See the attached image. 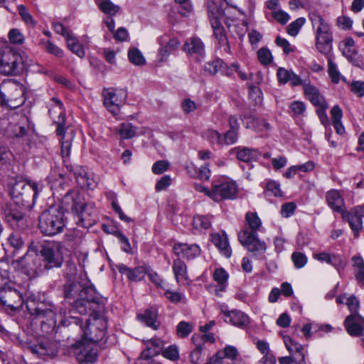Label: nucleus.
<instances>
[{
	"label": "nucleus",
	"mask_w": 364,
	"mask_h": 364,
	"mask_svg": "<svg viewBox=\"0 0 364 364\" xmlns=\"http://www.w3.org/2000/svg\"><path fill=\"white\" fill-rule=\"evenodd\" d=\"M104 301L102 308L95 307V310H91L90 318L86 321V325H82L80 318L76 316H68L62 321L64 326H72L77 332L82 333V336L93 343H97L103 340L107 328V318L105 315Z\"/></svg>",
	"instance_id": "obj_1"
},
{
	"label": "nucleus",
	"mask_w": 364,
	"mask_h": 364,
	"mask_svg": "<svg viewBox=\"0 0 364 364\" xmlns=\"http://www.w3.org/2000/svg\"><path fill=\"white\" fill-rule=\"evenodd\" d=\"M64 294L73 309L81 315L90 314L95 307L102 308L104 299L92 287L73 282L65 286Z\"/></svg>",
	"instance_id": "obj_2"
},
{
	"label": "nucleus",
	"mask_w": 364,
	"mask_h": 364,
	"mask_svg": "<svg viewBox=\"0 0 364 364\" xmlns=\"http://www.w3.org/2000/svg\"><path fill=\"white\" fill-rule=\"evenodd\" d=\"M63 208L71 211L75 216L76 223L84 228L92 227L98 218L94 203H87L77 191H68L62 200Z\"/></svg>",
	"instance_id": "obj_3"
},
{
	"label": "nucleus",
	"mask_w": 364,
	"mask_h": 364,
	"mask_svg": "<svg viewBox=\"0 0 364 364\" xmlns=\"http://www.w3.org/2000/svg\"><path fill=\"white\" fill-rule=\"evenodd\" d=\"M65 226L63 206H50L39 216L38 228L45 235L53 236L62 232Z\"/></svg>",
	"instance_id": "obj_4"
},
{
	"label": "nucleus",
	"mask_w": 364,
	"mask_h": 364,
	"mask_svg": "<svg viewBox=\"0 0 364 364\" xmlns=\"http://www.w3.org/2000/svg\"><path fill=\"white\" fill-rule=\"evenodd\" d=\"M26 89L23 85L14 81H4L0 85V105L15 109L25 102Z\"/></svg>",
	"instance_id": "obj_5"
},
{
	"label": "nucleus",
	"mask_w": 364,
	"mask_h": 364,
	"mask_svg": "<svg viewBox=\"0 0 364 364\" xmlns=\"http://www.w3.org/2000/svg\"><path fill=\"white\" fill-rule=\"evenodd\" d=\"M310 19L316 31V47L325 55L332 50L333 36L330 25L321 15L316 13L310 14Z\"/></svg>",
	"instance_id": "obj_6"
},
{
	"label": "nucleus",
	"mask_w": 364,
	"mask_h": 364,
	"mask_svg": "<svg viewBox=\"0 0 364 364\" xmlns=\"http://www.w3.org/2000/svg\"><path fill=\"white\" fill-rule=\"evenodd\" d=\"M25 68L23 56L13 49H0V74L4 76H16Z\"/></svg>",
	"instance_id": "obj_7"
},
{
	"label": "nucleus",
	"mask_w": 364,
	"mask_h": 364,
	"mask_svg": "<svg viewBox=\"0 0 364 364\" xmlns=\"http://www.w3.org/2000/svg\"><path fill=\"white\" fill-rule=\"evenodd\" d=\"M237 187L235 181L228 178H220L212 183L210 198L215 202L232 200L237 197Z\"/></svg>",
	"instance_id": "obj_8"
},
{
	"label": "nucleus",
	"mask_w": 364,
	"mask_h": 364,
	"mask_svg": "<svg viewBox=\"0 0 364 364\" xmlns=\"http://www.w3.org/2000/svg\"><path fill=\"white\" fill-rule=\"evenodd\" d=\"M63 246L58 242L44 244L40 251L47 269L60 267L63 262Z\"/></svg>",
	"instance_id": "obj_9"
},
{
	"label": "nucleus",
	"mask_w": 364,
	"mask_h": 364,
	"mask_svg": "<svg viewBox=\"0 0 364 364\" xmlns=\"http://www.w3.org/2000/svg\"><path fill=\"white\" fill-rule=\"evenodd\" d=\"M41 259L38 255L35 252H29L11 263V267L14 269L30 277L41 272Z\"/></svg>",
	"instance_id": "obj_10"
},
{
	"label": "nucleus",
	"mask_w": 364,
	"mask_h": 364,
	"mask_svg": "<svg viewBox=\"0 0 364 364\" xmlns=\"http://www.w3.org/2000/svg\"><path fill=\"white\" fill-rule=\"evenodd\" d=\"M103 105L114 117L119 114L122 107L127 99V93L123 90L104 88L102 91Z\"/></svg>",
	"instance_id": "obj_11"
},
{
	"label": "nucleus",
	"mask_w": 364,
	"mask_h": 364,
	"mask_svg": "<svg viewBox=\"0 0 364 364\" xmlns=\"http://www.w3.org/2000/svg\"><path fill=\"white\" fill-rule=\"evenodd\" d=\"M9 194L15 203L23 207L28 206L31 200V187L23 179L12 178L9 183Z\"/></svg>",
	"instance_id": "obj_12"
},
{
	"label": "nucleus",
	"mask_w": 364,
	"mask_h": 364,
	"mask_svg": "<svg viewBox=\"0 0 364 364\" xmlns=\"http://www.w3.org/2000/svg\"><path fill=\"white\" fill-rule=\"evenodd\" d=\"M94 343L82 336L72 345L73 353L78 362L92 363L96 361L97 355L92 348Z\"/></svg>",
	"instance_id": "obj_13"
},
{
	"label": "nucleus",
	"mask_w": 364,
	"mask_h": 364,
	"mask_svg": "<svg viewBox=\"0 0 364 364\" xmlns=\"http://www.w3.org/2000/svg\"><path fill=\"white\" fill-rule=\"evenodd\" d=\"M208 13L210 21L215 38L220 43H225L227 44L226 50L230 52V46L227 42L225 29L221 24V21L225 17L224 11L217 8L215 4H212L208 6Z\"/></svg>",
	"instance_id": "obj_14"
},
{
	"label": "nucleus",
	"mask_w": 364,
	"mask_h": 364,
	"mask_svg": "<svg viewBox=\"0 0 364 364\" xmlns=\"http://www.w3.org/2000/svg\"><path fill=\"white\" fill-rule=\"evenodd\" d=\"M238 240L253 256L258 257L266 252L267 245L264 241L259 240L257 234H249L247 230H241L238 233Z\"/></svg>",
	"instance_id": "obj_15"
},
{
	"label": "nucleus",
	"mask_w": 364,
	"mask_h": 364,
	"mask_svg": "<svg viewBox=\"0 0 364 364\" xmlns=\"http://www.w3.org/2000/svg\"><path fill=\"white\" fill-rule=\"evenodd\" d=\"M5 220L13 229L23 230L28 226V219L21 209L6 205L1 208Z\"/></svg>",
	"instance_id": "obj_16"
},
{
	"label": "nucleus",
	"mask_w": 364,
	"mask_h": 364,
	"mask_svg": "<svg viewBox=\"0 0 364 364\" xmlns=\"http://www.w3.org/2000/svg\"><path fill=\"white\" fill-rule=\"evenodd\" d=\"M27 309L31 316L41 319L42 328L48 326L52 328L55 324V313L50 307H47L43 303L38 304L36 306H32L31 304H27Z\"/></svg>",
	"instance_id": "obj_17"
},
{
	"label": "nucleus",
	"mask_w": 364,
	"mask_h": 364,
	"mask_svg": "<svg viewBox=\"0 0 364 364\" xmlns=\"http://www.w3.org/2000/svg\"><path fill=\"white\" fill-rule=\"evenodd\" d=\"M49 115L53 122L58 125L56 134L61 136L65 133V116L63 102L57 98H52L48 105Z\"/></svg>",
	"instance_id": "obj_18"
},
{
	"label": "nucleus",
	"mask_w": 364,
	"mask_h": 364,
	"mask_svg": "<svg viewBox=\"0 0 364 364\" xmlns=\"http://www.w3.org/2000/svg\"><path fill=\"white\" fill-rule=\"evenodd\" d=\"M0 302L11 310L20 309L23 304L22 294L16 289L4 287L0 290Z\"/></svg>",
	"instance_id": "obj_19"
},
{
	"label": "nucleus",
	"mask_w": 364,
	"mask_h": 364,
	"mask_svg": "<svg viewBox=\"0 0 364 364\" xmlns=\"http://www.w3.org/2000/svg\"><path fill=\"white\" fill-rule=\"evenodd\" d=\"M347 332L351 336H361L364 333V318L360 314H350L344 321Z\"/></svg>",
	"instance_id": "obj_20"
},
{
	"label": "nucleus",
	"mask_w": 364,
	"mask_h": 364,
	"mask_svg": "<svg viewBox=\"0 0 364 364\" xmlns=\"http://www.w3.org/2000/svg\"><path fill=\"white\" fill-rule=\"evenodd\" d=\"M73 174L76 182L82 188L94 189L97 182L92 176V174L87 171V168L77 166L73 168Z\"/></svg>",
	"instance_id": "obj_21"
},
{
	"label": "nucleus",
	"mask_w": 364,
	"mask_h": 364,
	"mask_svg": "<svg viewBox=\"0 0 364 364\" xmlns=\"http://www.w3.org/2000/svg\"><path fill=\"white\" fill-rule=\"evenodd\" d=\"M117 267L120 274L125 275L129 281L134 282L141 281L148 271V265L146 264L130 268L124 264H119Z\"/></svg>",
	"instance_id": "obj_22"
},
{
	"label": "nucleus",
	"mask_w": 364,
	"mask_h": 364,
	"mask_svg": "<svg viewBox=\"0 0 364 364\" xmlns=\"http://www.w3.org/2000/svg\"><path fill=\"white\" fill-rule=\"evenodd\" d=\"M18 342L24 350H28L34 355L42 356L48 354L46 346L33 337L27 336L25 339L18 340Z\"/></svg>",
	"instance_id": "obj_23"
},
{
	"label": "nucleus",
	"mask_w": 364,
	"mask_h": 364,
	"mask_svg": "<svg viewBox=\"0 0 364 364\" xmlns=\"http://www.w3.org/2000/svg\"><path fill=\"white\" fill-rule=\"evenodd\" d=\"M230 153L235 154L238 160L246 163L257 161L261 156L258 149L246 146L235 147L230 150Z\"/></svg>",
	"instance_id": "obj_24"
},
{
	"label": "nucleus",
	"mask_w": 364,
	"mask_h": 364,
	"mask_svg": "<svg viewBox=\"0 0 364 364\" xmlns=\"http://www.w3.org/2000/svg\"><path fill=\"white\" fill-rule=\"evenodd\" d=\"M174 253L187 259H194L200 254V248L198 245L187 243L176 244L173 247Z\"/></svg>",
	"instance_id": "obj_25"
},
{
	"label": "nucleus",
	"mask_w": 364,
	"mask_h": 364,
	"mask_svg": "<svg viewBox=\"0 0 364 364\" xmlns=\"http://www.w3.org/2000/svg\"><path fill=\"white\" fill-rule=\"evenodd\" d=\"M313 258L321 262H326L333 266L338 271L344 268L346 265L345 261L341 256L338 254H329L326 252L314 253Z\"/></svg>",
	"instance_id": "obj_26"
},
{
	"label": "nucleus",
	"mask_w": 364,
	"mask_h": 364,
	"mask_svg": "<svg viewBox=\"0 0 364 364\" xmlns=\"http://www.w3.org/2000/svg\"><path fill=\"white\" fill-rule=\"evenodd\" d=\"M343 55L351 63L356 64L358 62V50L355 48L354 40L348 37L346 38L339 46Z\"/></svg>",
	"instance_id": "obj_27"
},
{
	"label": "nucleus",
	"mask_w": 364,
	"mask_h": 364,
	"mask_svg": "<svg viewBox=\"0 0 364 364\" xmlns=\"http://www.w3.org/2000/svg\"><path fill=\"white\" fill-rule=\"evenodd\" d=\"M211 242L217 247L220 253L227 258L230 257L232 250L228 241V237L225 232L212 233L210 235Z\"/></svg>",
	"instance_id": "obj_28"
},
{
	"label": "nucleus",
	"mask_w": 364,
	"mask_h": 364,
	"mask_svg": "<svg viewBox=\"0 0 364 364\" xmlns=\"http://www.w3.org/2000/svg\"><path fill=\"white\" fill-rule=\"evenodd\" d=\"M326 199L329 207L341 214L346 210L344 200L336 190H331L326 193Z\"/></svg>",
	"instance_id": "obj_29"
},
{
	"label": "nucleus",
	"mask_w": 364,
	"mask_h": 364,
	"mask_svg": "<svg viewBox=\"0 0 364 364\" xmlns=\"http://www.w3.org/2000/svg\"><path fill=\"white\" fill-rule=\"evenodd\" d=\"M225 321L230 322L233 326L245 328L249 324V317L243 312L237 310L230 311L225 314Z\"/></svg>",
	"instance_id": "obj_30"
},
{
	"label": "nucleus",
	"mask_w": 364,
	"mask_h": 364,
	"mask_svg": "<svg viewBox=\"0 0 364 364\" xmlns=\"http://www.w3.org/2000/svg\"><path fill=\"white\" fill-rule=\"evenodd\" d=\"M157 311L153 308L147 309L142 313L137 314V318L139 321L154 330H156L159 326V322L157 320Z\"/></svg>",
	"instance_id": "obj_31"
},
{
	"label": "nucleus",
	"mask_w": 364,
	"mask_h": 364,
	"mask_svg": "<svg viewBox=\"0 0 364 364\" xmlns=\"http://www.w3.org/2000/svg\"><path fill=\"white\" fill-rule=\"evenodd\" d=\"M304 92L306 97L316 107L327 104L319 90L310 84H304Z\"/></svg>",
	"instance_id": "obj_32"
},
{
	"label": "nucleus",
	"mask_w": 364,
	"mask_h": 364,
	"mask_svg": "<svg viewBox=\"0 0 364 364\" xmlns=\"http://www.w3.org/2000/svg\"><path fill=\"white\" fill-rule=\"evenodd\" d=\"M341 215L343 219L346 220L349 223L351 230L354 232L355 237H358L359 232L363 228L362 219L357 214H355L352 210L350 211L345 210L341 213Z\"/></svg>",
	"instance_id": "obj_33"
},
{
	"label": "nucleus",
	"mask_w": 364,
	"mask_h": 364,
	"mask_svg": "<svg viewBox=\"0 0 364 364\" xmlns=\"http://www.w3.org/2000/svg\"><path fill=\"white\" fill-rule=\"evenodd\" d=\"M262 227V221L256 213L247 212L245 215V227L242 230H247L249 234H257Z\"/></svg>",
	"instance_id": "obj_34"
},
{
	"label": "nucleus",
	"mask_w": 364,
	"mask_h": 364,
	"mask_svg": "<svg viewBox=\"0 0 364 364\" xmlns=\"http://www.w3.org/2000/svg\"><path fill=\"white\" fill-rule=\"evenodd\" d=\"M284 342L287 350L291 353H296L299 355L300 359L296 362V364H306L304 346L292 340L289 336H284Z\"/></svg>",
	"instance_id": "obj_35"
},
{
	"label": "nucleus",
	"mask_w": 364,
	"mask_h": 364,
	"mask_svg": "<svg viewBox=\"0 0 364 364\" xmlns=\"http://www.w3.org/2000/svg\"><path fill=\"white\" fill-rule=\"evenodd\" d=\"M8 134L11 137L21 138L28 143L30 141L29 138V129L28 126H25L21 124H10L8 127Z\"/></svg>",
	"instance_id": "obj_36"
},
{
	"label": "nucleus",
	"mask_w": 364,
	"mask_h": 364,
	"mask_svg": "<svg viewBox=\"0 0 364 364\" xmlns=\"http://www.w3.org/2000/svg\"><path fill=\"white\" fill-rule=\"evenodd\" d=\"M146 348L141 353L145 358L159 354L164 348V342L160 338H151L147 341Z\"/></svg>",
	"instance_id": "obj_37"
},
{
	"label": "nucleus",
	"mask_w": 364,
	"mask_h": 364,
	"mask_svg": "<svg viewBox=\"0 0 364 364\" xmlns=\"http://www.w3.org/2000/svg\"><path fill=\"white\" fill-rule=\"evenodd\" d=\"M183 50L188 55H200L204 51V44L200 38L193 37L186 41Z\"/></svg>",
	"instance_id": "obj_38"
},
{
	"label": "nucleus",
	"mask_w": 364,
	"mask_h": 364,
	"mask_svg": "<svg viewBox=\"0 0 364 364\" xmlns=\"http://www.w3.org/2000/svg\"><path fill=\"white\" fill-rule=\"evenodd\" d=\"M95 1L102 12L110 16H115L121 9L111 0H95Z\"/></svg>",
	"instance_id": "obj_39"
},
{
	"label": "nucleus",
	"mask_w": 364,
	"mask_h": 364,
	"mask_svg": "<svg viewBox=\"0 0 364 364\" xmlns=\"http://www.w3.org/2000/svg\"><path fill=\"white\" fill-rule=\"evenodd\" d=\"M173 272L177 282L188 279L187 267L181 259H177L173 261Z\"/></svg>",
	"instance_id": "obj_40"
},
{
	"label": "nucleus",
	"mask_w": 364,
	"mask_h": 364,
	"mask_svg": "<svg viewBox=\"0 0 364 364\" xmlns=\"http://www.w3.org/2000/svg\"><path fill=\"white\" fill-rule=\"evenodd\" d=\"M241 119L247 129H253L257 132H262L263 129L256 125V124L262 123L267 129H270V124L264 119H257L252 116H243L241 117Z\"/></svg>",
	"instance_id": "obj_41"
},
{
	"label": "nucleus",
	"mask_w": 364,
	"mask_h": 364,
	"mask_svg": "<svg viewBox=\"0 0 364 364\" xmlns=\"http://www.w3.org/2000/svg\"><path fill=\"white\" fill-rule=\"evenodd\" d=\"M353 266L355 268V278L358 282L364 285V260L360 255L353 257Z\"/></svg>",
	"instance_id": "obj_42"
},
{
	"label": "nucleus",
	"mask_w": 364,
	"mask_h": 364,
	"mask_svg": "<svg viewBox=\"0 0 364 364\" xmlns=\"http://www.w3.org/2000/svg\"><path fill=\"white\" fill-rule=\"evenodd\" d=\"M67 45L70 51L77 55L79 58L85 56V50L82 46L79 43L77 38L73 34L66 39Z\"/></svg>",
	"instance_id": "obj_43"
},
{
	"label": "nucleus",
	"mask_w": 364,
	"mask_h": 364,
	"mask_svg": "<svg viewBox=\"0 0 364 364\" xmlns=\"http://www.w3.org/2000/svg\"><path fill=\"white\" fill-rule=\"evenodd\" d=\"M328 73L333 83L338 84L341 80L347 83L346 77L341 75L336 64L331 59L328 60Z\"/></svg>",
	"instance_id": "obj_44"
},
{
	"label": "nucleus",
	"mask_w": 364,
	"mask_h": 364,
	"mask_svg": "<svg viewBox=\"0 0 364 364\" xmlns=\"http://www.w3.org/2000/svg\"><path fill=\"white\" fill-rule=\"evenodd\" d=\"M203 137L212 145L223 146V134L213 129H208L203 133Z\"/></svg>",
	"instance_id": "obj_45"
},
{
	"label": "nucleus",
	"mask_w": 364,
	"mask_h": 364,
	"mask_svg": "<svg viewBox=\"0 0 364 364\" xmlns=\"http://www.w3.org/2000/svg\"><path fill=\"white\" fill-rule=\"evenodd\" d=\"M193 225L197 230H208L211 226L210 216L196 215L193 220Z\"/></svg>",
	"instance_id": "obj_46"
},
{
	"label": "nucleus",
	"mask_w": 364,
	"mask_h": 364,
	"mask_svg": "<svg viewBox=\"0 0 364 364\" xmlns=\"http://www.w3.org/2000/svg\"><path fill=\"white\" fill-rule=\"evenodd\" d=\"M128 58L129 61L135 65H143L146 63V60L141 51L132 48L129 50Z\"/></svg>",
	"instance_id": "obj_47"
},
{
	"label": "nucleus",
	"mask_w": 364,
	"mask_h": 364,
	"mask_svg": "<svg viewBox=\"0 0 364 364\" xmlns=\"http://www.w3.org/2000/svg\"><path fill=\"white\" fill-rule=\"evenodd\" d=\"M118 133L122 139H128L135 136L136 129L131 123H122L120 124Z\"/></svg>",
	"instance_id": "obj_48"
},
{
	"label": "nucleus",
	"mask_w": 364,
	"mask_h": 364,
	"mask_svg": "<svg viewBox=\"0 0 364 364\" xmlns=\"http://www.w3.org/2000/svg\"><path fill=\"white\" fill-rule=\"evenodd\" d=\"M223 68V61L220 59H217L213 61L205 63L204 66V70L210 75H215L219 71H221V68Z\"/></svg>",
	"instance_id": "obj_49"
},
{
	"label": "nucleus",
	"mask_w": 364,
	"mask_h": 364,
	"mask_svg": "<svg viewBox=\"0 0 364 364\" xmlns=\"http://www.w3.org/2000/svg\"><path fill=\"white\" fill-rule=\"evenodd\" d=\"M8 242L15 252L22 249L24 246V242L18 232H12L8 237Z\"/></svg>",
	"instance_id": "obj_50"
},
{
	"label": "nucleus",
	"mask_w": 364,
	"mask_h": 364,
	"mask_svg": "<svg viewBox=\"0 0 364 364\" xmlns=\"http://www.w3.org/2000/svg\"><path fill=\"white\" fill-rule=\"evenodd\" d=\"M213 278L220 284V290L223 291L225 289L224 284L228 278V273L223 268L216 269L213 274Z\"/></svg>",
	"instance_id": "obj_51"
},
{
	"label": "nucleus",
	"mask_w": 364,
	"mask_h": 364,
	"mask_svg": "<svg viewBox=\"0 0 364 364\" xmlns=\"http://www.w3.org/2000/svg\"><path fill=\"white\" fill-rule=\"evenodd\" d=\"M305 18L301 17L291 22L287 28V33L291 36H296L305 23Z\"/></svg>",
	"instance_id": "obj_52"
},
{
	"label": "nucleus",
	"mask_w": 364,
	"mask_h": 364,
	"mask_svg": "<svg viewBox=\"0 0 364 364\" xmlns=\"http://www.w3.org/2000/svg\"><path fill=\"white\" fill-rule=\"evenodd\" d=\"M18 11L19 15L21 16L23 21L28 25H31L34 26L36 25V22L33 18V16L26 9V7L22 4L18 5L17 6Z\"/></svg>",
	"instance_id": "obj_53"
},
{
	"label": "nucleus",
	"mask_w": 364,
	"mask_h": 364,
	"mask_svg": "<svg viewBox=\"0 0 364 364\" xmlns=\"http://www.w3.org/2000/svg\"><path fill=\"white\" fill-rule=\"evenodd\" d=\"M159 42L161 44V48H159V53H158L159 60L160 62H165L168 60V58L170 55L171 52L168 50V48L166 46H162L163 43H166V36H161L159 38Z\"/></svg>",
	"instance_id": "obj_54"
},
{
	"label": "nucleus",
	"mask_w": 364,
	"mask_h": 364,
	"mask_svg": "<svg viewBox=\"0 0 364 364\" xmlns=\"http://www.w3.org/2000/svg\"><path fill=\"white\" fill-rule=\"evenodd\" d=\"M291 259L296 269L304 267L308 261L306 256L304 253L299 252H293L291 255Z\"/></svg>",
	"instance_id": "obj_55"
},
{
	"label": "nucleus",
	"mask_w": 364,
	"mask_h": 364,
	"mask_svg": "<svg viewBox=\"0 0 364 364\" xmlns=\"http://www.w3.org/2000/svg\"><path fill=\"white\" fill-rule=\"evenodd\" d=\"M265 194L269 196H281L282 192L280 190L279 185L276 181H268L266 183Z\"/></svg>",
	"instance_id": "obj_56"
},
{
	"label": "nucleus",
	"mask_w": 364,
	"mask_h": 364,
	"mask_svg": "<svg viewBox=\"0 0 364 364\" xmlns=\"http://www.w3.org/2000/svg\"><path fill=\"white\" fill-rule=\"evenodd\" d=\"M162 355L166 358L171 360H177L179 359V352L176 346L172 345L165 348L162 351Z\"/></svg>",
	"instance_id": "obj_57"
},
{
	"label": "nucleus",
	"mask_w": 364,
	"mask_h": 364,
	"mask_svg": "<svg viewBox=\"0 0 364 364\" xmlns=\"http://www.w3.org/2000/svg\"><path fill=\"white\" fill-rule=\"evenodd\" d=\"M198 105L190 98H185L181 103V107L185 114L193 112L198 108Z\"/></svg>",
	"instance_id": "obj_58"
},
{
	"label": "nucleus",
	"mask_w": 364,
	"mask_h": 364,
	"mask_svg": "<svg viewBox=\"0 0 364 364\" xmlns=\"http://www.w3.org/2000/svg\"><path fill=\"white\" fill-rule=\"evenodd\" d=\"M328 108V104H325L321 107H318L316 109V113L318 116L320 122L325 127H328L329 125V119L326 114V109Z\"/></svg>",
	"instance_id": "obj_59"
},
{
	"label": "nucleus",
	"mask_w": 364,
	"mask_h": 364,
	"mask_svg": "<svg viewBox=\"0 0 364 364\" xmlns=\"http://www.w3.org/2000/svg\"><path fill=\"white\" fill-rule=\"evenodd\" d=\"M257 57L259 62L263 65L269 64L272 62V57L271 52L267 48H260L257 51Z\"/></svg>",
	"instance_id": "obj_60"
},
{
	"label": "nucleus",
	"mask_w": 364,
	"mask_h": 364,
	"mask_svg": "<svg viewBox=\"0 0 364 364\" xmlns=\"http://www.w3.org/2000/svg\"><path fill=\"white\" fill-rule=\"evenodd\" d=\"M237 139L238 132L229 129L223 135V146L233 144L237 141Z\"/></svg>",
	"instance_id": "obj_61"
},
{
	"label": "nucleus",
	"mask_w": 364,
	"mask_h": 364,
	"mask_svg": "<svg viewBox=\"0 0 364 364\" xmlns=\"http://www.w3.org/2000/svg\"><path fill=\"white\" fill-rule=\"evenodd\" d=\"M114 235L119 239L122 245V250L127 253H131L132 247L129 243V239L122 232L119 231L115 232Z\"/></svg>",
	"instance_id": "obj_62"
},
{
	"label": "nucleus",
	"mask_w": 364,
	"mask_h": 364,
	"mask_svg": "<svg viewBox=\"0 0 364 364\" xmlns=\"http://www.w3.org/2000/svg\"><path fill=\"white\" fill-rule=\"evenodd\" d=\"M169 163L165 160H160L155 162L152 166V172L155 174H161L168 169Z\"/></svg>",
	"instance_id": "obj_63"
},
{
	"label": "nucleus",
	"mask_w": 364,
	"mask_h": 364,
	"mask_svg": "<svg viewBox=\"0 0 364 364\" xmlns=\"http://www.w3.org/2000/svg\"><path fill=\"white\" fill-rule=\"evenodd\" d=\"M348 310L350 311V314H359L358 309L360 303L358 299L355 296H350L347 299L346 302Z\"/></svg>",
	"instance_id": "obj_64"
}]
</instances>
